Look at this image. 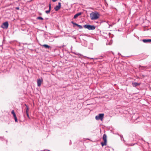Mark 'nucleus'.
<instances>
[{"instance_id": "obj_1", "label": "nucleus", "mask_w": 151, "mask_h": 151, "mask_svg": "<svg viewBox=\"0 0 151 151\" xmlns=\"http://www.w3.org/2000/svg\"><path fill=\"white\" fill-rule=\"evenodd\" d=\"M90 17L92 20H96L99 18L100 14L97 12H92L90 14Z\"/></svg>"}, {"instance_id": "obj_2", "label": "nucleus", "mask_w": 151, "mask_h": 151, "mask_svg": "<svg viewBox=\"0 0 151 151\" xmlns=\"http://www.w3.org/2000/svg\"><path fill=\"white\" fill-rule=\"evenodd\" d=\"M104 142H101V144L102 146L104 145H107V136L105 134H103L102 137Z\"/></svg>"}, {"instance_id": "obj_3", "label": "nucleus", "mask_w": 151, "mask_h": 151, "mask_svg": "<svg viewBox=\"0 0 151 151\" xmlns=\"http://www.w3.org/2000/svg\"><path fill=\"white\" fill-rule=\"evenodd\" d=\"M83 27L89 30H93L96 28V27L94 25H91L88 24L85 25Z\"/></svg>"}, {"instance_id": "obj_4", "label": "nucleus", "mask_w": 151, "mask_h": 151, "mask_svg": "<svg viewBox=\"0 0 151 151\" xmlns=\"http://www.w3.org/2000/svg\"><path fill=\"white\" fill-rule=\"evenodd\" d=\"M104 114H100L98 116H96L95 117V119L96 120H99L100 119L102 120L104 118Z\"/></svg>"}, {"instance_id": "obj_5", "label": "nucleus", "mask_w": 151, "mask_h": 151, "mask_svg": "<svg viewBox=\"0 0 151 151\" xmlns=\"http://www.w3.org/2000/svg\"><path fill=\"white\" fill-rule=\"evenodd\" d=\"M8 23L7 22H6L3 24L1 26V27L4 29H6L8 28Z\"/></svg>"}, {"instance_id": "obj_6", "label": "nucleus", "mask_w": 151, "mask_h": 151, "mask_svg": "<svg viewBox=\"0 0 151 151\" xmlns=\"http://www.w3.org/2000/svg\"><path fill=\"white\" fill-rule=\"evenodd\" d=\"M61 4L60 2H59L58 5L56 6L54 8V9L56 11H58L61 8Z\"/></svg>"}, {"instance_id": "obj_7", "label": "nucleus", "mask_w": 151, "mask_h": 151, "mask_svg": "<svg viewBox=\"0 0 151 151\" xmlns=\"http://www.w3.org/2000/svg\"><path fill=\"white\" fill-rule=\"evenodd\" d=\"M43 81V80L42 79H38L37 80V86L39 87H40L41 85L42 82Z\"/></svg>"}, {"instance_id": "obj_8", "label": "nucleus", "mask_w": 151, "mask_h": 151, "mask_svg": "<svg viewBox=\"0 0 151 151\" xmlns=\"http://www.w3.org/2000/svg\"><path fill=\"white\" fill-rule=\"evenodd\" d=\"M81 12H79L76 14L74 16L73 18L74 19L77 18L78 16L81 15Z\"/></svg>"}, {"instance_id": "obj_9", "label": "nucleus", "mask_w": 151, "mask_h": 151, "mask_svg": "<svg viewBox=\"0 0 151 151\" xmlns=\"http://www.w3.org/2000/svg\"><path fill=\"white\" fill-rule=\"evenodd\" d=\"M132 85L133 86L136 87V86H137L139 85L140 83H137L134 82V83H132Z\"/></svg>"}, {"instance_id": "obj_10", "label": "nucleus", "mask_w": 151, "mask_h": 151, "mask_svg": "<svg viewBox=\"0 0 151 151\" xmlns=\"http://www.w3.org/2000/svg\"><path fill=\"white\" fill-rule=\"evenodd\" d=\"M142 41L145 43L151 42V39H144L142 40Z\"/></svg>"}, {"instance_id": "obj_11", "label": "nucleus", "mask_w": 151, "mask_h": 151, "mask_svg": "<svg viewBox=\"0 0 151 151\" xmlns=\"http://www.w3.org/2000/svg\"><path fill=\"white\" fill-rule=\"evenodd\" d=\"M24 105L26 106V107L25 108V109H26V113H28V111L29 110V107L27 106V105L26 104H25Z\"/></svg>"}, {"instance_id": "obj_12", "label": "nucleus", "mask_w": 151, "mask_h": 151, "mask_svg": "<svg viewBox=\"0 0 151 151\" xmlns=\"http://www.w3.org/2000/svg\"><path fill=\"white\" fill-rule=\"evenodd\" d=\"M42 46L46 48L49 49L50 47V46L46 44H44L43 45H41Z\"/></svg>"}, {"instance_id": "obj_13", "label": "nucleus", "mask_w": 151, "mask_h": 151, "mask_svg": "<svg viewBox=\"0 0 151 151\" xmlns=\"http://www.w3.org/2000/svg\"><path fill=\"white\" fill-rule=\"evenodd\" d=\"M12 114L13 115L14 117L16 116V115L14 110H12Z\"/></svg>"}, {"instance_id": "obj_14", "label": "nucleus", "mask_w": 151, "mask_h": 151, "mask_svg": "<svg viewBox=\"0 0 151 151\" xmlns=\"http://www.w3.org/2000/svg\"><path fill=\"white\" fill-rule=\"evenodd\" d=\"M37 19H40V20H43V19L41 17H38L37 18Z\"/></svg>"}, {"instance_id": "obj_15", "label": "nucleus", "mask_w": 151, "mask_h": 151, "mask_svg": "<svg viewBox=\"0 0 151 151\" xmlns=\"http://www.w3.org/2000/svg\"><path fill=\"white\" fill-rule=\"evenodd\" d=\"M76 26L78 27L80 29H82L83 28L81 25H79L78 24H77Z\"/></svg>"}, {"instance_id": "obj_16", "label": "nucleus", "mask_w": 151, "mask_h": 151, "mask_svg": "<svg viewBox=\"0 0 151 151\" xmlns=\"http://www.w3.org/2000/svg\"><path fill=\"white\" fill-rule=\"evenodd\" d=\"M50 10L49 9V10H47V11H45V13L47 14H48L49 13H50Z\"/></svg>"}, {"instance_id": "obj_17", "label": "nucleus", "mask_w": 151, "mask_h": 151, "mask_svg": "<svg viewBox=\"0 0 151 151\" xmlns=\"http://www.w3.org/2000/svg\"><path fill=\"white\" fill-rule=\"evenodd\" d=\"M14 119L15 121V122H17V116H16L15 117H14Z\"/></svg>"}, {"instance_id": "obj_18", "label": "nucleus", "mask_w": 151, "mask_h": 151, "mask_svg": "<svg viewBox=\"0 0 151 151\" xmlns=\"http://www.w3.org/2000/svg\"><path fill=\"white\" fill-rule=\"evenodd\" d=\"M49 9L50 10H51V5L50 4H49Z\"/></svg>"}, {"instance_id": "obj_19", "label": "nucleus", "mask_w": 151, "mask_h": 151, "mask_svg": "<svg viewBox=\"0 0 151 151\" xmlns=\"http://www.w3.org/2000/svg\"><path fill=\"white\" fill-rule=\"evenodd\" d=\"M26 114H27V117L29 118V115L28 113H26Z\"/></svg>"}, {"instance_id": "obj_20", "label": "nucleus", "mask_w": 151, "mask_h": 151, "mask_svg": "<svg viewBox=\"0 0 151 151\" xmlns=\"http://www.w3.org/2000/svg\"><path fill=\"white\" fill-rule=\"evenodd\" d=\"M77 24H77V23H75V22H74V23H73V25H76V26H77Z\"/></svg>"}, {"instance_id": "obj_21", "label": "nucleus", "mask_w": 151, "mask_h": 151, "mask_svg": "<svg viewBox=\"0 0 151 151\" xmlns=\"http://www.w3.org/2000/svg\"><path fill=\"white\" fill-rule=\"evenodd\" d=\"M57 1V0H52V1L53 2H55L56 1Z\"/></svg>"}, {"instance_id": "obj_22", "label": "nucleus", "mask_w": 151, "mask_h": 151, "mask_svg": "<svg viewBox=\"0 0 151 151\" xmlns=\"http://www.w3.org/2000/svg\"><path fill=\"white\" fill-rule=\"evenodd\" d=\"M16 9L19 10V7H17L16 8Z\"/></svg>"}, {"instance_id": "obj_23", "label": "nucleus", "mask_w": 151, "mask_h": 151, "mask_svg": "<svg viewBox=\"0 0 151 151\" xmlns=\"http://www.w3.org/2000/svg\"><path fill=\"white\" fill-rule=\"evenodd\" d=\"M74 22H71V23L73 24V23H74Z\"/></svg>"}]
</instances>
